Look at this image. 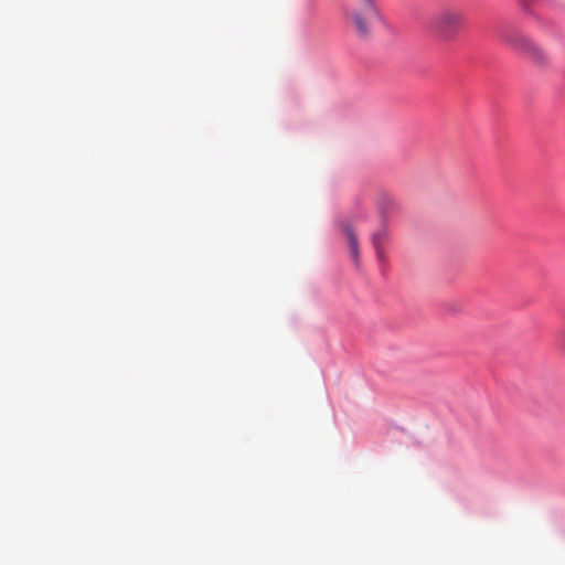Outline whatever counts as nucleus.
<instances>
[{
  "label": "nucleus",
  "instance_id": "obj_3",
  "mask_svg": "<svg viewBox=\"0 0 565 565\" xmlns=\"http://www.w3.org/2000/svg\"><path fill=\"white\" fill-rule=\"evenodd\" d=\"M504 40L511 47L524 54L533 63L543 65L547 62L546 53L526 35L512 32L507 34Z\"/></svg>",
  "mask_w": 565,
  "mask_h": 565
},
{
  "label": "nucleus",
  "instance_id": "obj_6",
  "mask_svg": "<svg viewBox=\"0 0 565 565\" xmlns=\"http://www.w3.org/2000/svg\"><path fill=\"white\" fill-rule=\"evenodd\" d=\"M376 202H377V206H379L382 215L387 214L388 212L394 210L396 206L395 199L386 192L380 193L377 195Z\"/></svg>",
  "mask_w": 565,
  "mask_h": 565
},
{
  "label": "nucleus",
  "instance_id": "obj_2",
  "mask_svg": "<svg viewBox=\"0 0 565 565\" xmlns=\"http://www.w3.org/2000/svg\"><path fill=\"white\" fill-rule=\"evenodd\" d=\"M379 15L375 0H359L358 3H349L344 7L347 22L361 38H367L371 34L372 22Z\"/></svg>",
  "mask_w": 565,
  "mask_h": 565
},
{
  "label": "nucleus",
  "instance_id": "obj_1",
  "mask_svg": "<svg viewBox=\"0 0 565 565\" xmlns=\"http://www.w3.org/2000/svg\"><path fill=\"white\" fill-rule=\"evenodd\" d=\"M465 23L461 9L451 6L440 7L429 21L430 30L441 40H452Z\"/></svg>",
  "mask_w": 565,
  "mask_h": 565
},
{
  "label": "nucleus",
  "instance_id": "obj_5",
  "mask_svg": "<svg viewBox=\"0 0 565 565\" xmlns=\"http://www.w3.org/2000/svg\"><path fill=\"white\" fill-rule=\"evenodd\" d=\"M387 230L385 227L380 228L372 235V244L379 258H383L384 256L383 247L387 239Z\"/></svg>",
  "mask_w": 565,
  "mask_h": 565
},
{
  "label": "nucleus",
  "instance_id": "obj_4",
  "mask_svg": "<svg viewBox=\"0 0 565 565\" xmlns=\"http://www.w3.org/2000/svg\"><path fill=\"white\" fill-rule=\"evenodd\" d=\"M342 228H343V233L345 235V238H347V242L349 245L350 255H351L353 262L358 263L359 262V241H358L356 234L350 224H344Z\"/></svg>",
  "mask_w": 565,
  "mask_h": 565
},
{
  "label": "nucleus",
  "instance_id": "obj_7",
  "mask_svg": "<svg viewBox=\"0 0 565 565\" xmlns=\"http://www.w3.org/2000/svg\"><path fill=\"white\" fill-rule=\"evenodd\" d=\"M558 342L565 349V329L558 333Z\"/></svg>",
  "mask_w": 565,
  "mask_h": 565
}]
</instances>
